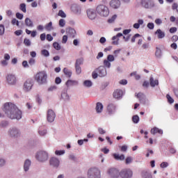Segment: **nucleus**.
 Instances as JSON below:
<instances>
[{"label": "nucleus", "mask_w": 178, "mask_h": 178, "mask_svg": "<svg viewBox=\"0 0 178 178\" xmlns=\"http://www.w3.org/2000/svg\"><path fill=\"white\" fill-rule=\"evenodd\" d=\"M3 111L9 119H16L17 120L22 119V111L19 110L17 106L13 103H5Z\"/></svg>", "instance_id": "1"}, {"label": "nucleus", "mask_w": 178, "mask_h": 178, "mask_svg": "<svg viewBox=\"0 0 178 178\" xmlns=\"http://www.w3.org/2000/svg\"><path fill=\"white\" fill-rule=\"evenodd\" d=\"M49 158V154H48V152L45 150H38L35 153V159L38 162H40L41 163L47 162Z\"/></svg>", "instance_id": "2"}, {"label": "nucleus", "mask_w": 178, "mask_h": 178, "mask_svg": "<svg viewBox=\"0 0 178 178\" xmlns=\"http://www.w3.org/2000/svg\"><path fill=\"white\" fill-rule=\"evenodd\" d=\"M97 15L102 17H108L109 16V8L105 5H99L96 8Z\"/></svg>", "instance_id": "3"}, {"label": "nucleus", "mask_w": 178, "mask_h": 178, "mask_svg": "<svg viewBox=\"0 0 178 178\" xmlns=\"http://www.w3.org/2000/svg\"><path fill=\"white\" fill-rule=\"evenodd\" d=\"M8 134L10 138H19L22 136V131L18 127H12L8 129Z\"/></svg>", "instance_id": "4"}, {"label": "nucleus", "mask_w": 178, "mask_h": 178, "mask_svg": "<svg viewBox=\"0 0 178 178\" xmlns=\"http://www.w3.org/2000/svg\"><path fill=\"white\" fill-rule=\"evenodd\" d=\"M48 78V75H47V72L42 71L38 74H36L35 79L37 83L40 86L42 84H47V79Z\"/></svg>", "instance_id": "5"}, {"label": "nucleus", "mask_w": 178, "mask_h": 178, "mask_svg": "<svg viewBox=\"0 0 178 178\" xmlns=\"http://www.w3.org/2000/svg\"><path fill=\"white\" fill-rule=\"evenodd\" d=\"M88 178H101V171L97 168H92L88 171Z\"/></svg>", "instance_id": "6"}, {"label": "nucleus", "mask_w": 178, "mask_h": 178, "mask_svg": "<svg viewBox=\"0 0 178 178\" xmlns=\"http://www.w3.org/2000/svg\"><path fill=\"white\" fill-rule=\"evenodd\" d=\"M84 65V58L81 57L76 60L74 67L76 74H81V65Z\"/></svg>", "instance_id": "7"}, {"label": "nucleus", "mask_w": 178, "mask_h": 178, "mask_svg": "<svg viewBox=\"0 0 178 178\" xmlns=\"http://www.w3.org/2000/svg\"><path fill=\"white\" fill-rule=\"evenodd\" d=\"M120 176L121 178H131L133 177V170L130 168L122 169L120 172Z\"/></svg>", "instance_id": "8"}, {"label": "nucleus", "mask_w": 178, "mask_h": 178, "mask_svg": "<svg viewBox=\"0 0 178 178\" xmlns=\"http://www.w3.org/2000/svg\"><path fill=\"white\" fill-rule=\"evenodd\" d=\"M6 83L8 86H16L17 83V79H16V75L13 74H8L6 77Z\"/></svg>", "instance_id": "9"}, {"label": "nucleus", "mask_w": 178, "mask_h": 178, "mask_svg": "<svg viewBox=\"0 0 178 178\" xmlns=\"http://www.w3.org/2000/svg\"><path fill=\"white\" fill-rule=\"evenodd\" d=\"M49 165L54 169H58V168H59L60 165V161L59 159H58V157H51L49 159Z\"/></svg>", "instance_id": "10"}, {"label": "nucleus", "mask_w": 178, "mask_h": 178, "mask_svg": "<svg viewBox=\"0 0 178 178\" xmlns=\"http://www.w3.org/2000/svg\"><path fill=\"white\" fill-rule=\"evenodd\" d=\"M137 98H138L140 104H143V105H148L149 104V100L147 99V96L143 92H139L136 95Z\"/></svg>", "instance_id": "11"}, {"label": "nucleus", "mask_w": 178, "mask_h": 178, "mask_svg": "<svg viewBox=\"0 0 178 178\" xmlns=\"http://www.w3.org/2000/svg\"><path fill=\"white\" fill-rule=\"evenodd\" d=\"M142 6L145 9H152L155 7V3L152 0H142Z\"/></svg>", "instance_id": "12"}, {"label": "nucleus", "mask_w": 178, "mask_h": 178, "mask_svg": "<svg viewBox=\"0 0 178 178\" xmlns=\"http://www.w3.org/2000/svg\"><path fill=\"white\" fill-rule=\"evenodd\" d=\"M108 175L110 176V177L112 178H118L119 176H120V172H119V170L116 168H110L108 172Z\"/></svg>", "instance_id": "13"}, {"label": "nucleus", "mask_w": 178, "mask_h": 178, "mask_svg": "<svg viewBox=\"0 0 178 178\" xmlns=\"http://www.w3.org/2000/svg\"><path fill=\"white\" fill-rule=\"evenodd\" d=\"M117 108H118V106H116V104H115L113 103H110L109 104H108L107 112H108V115H110V116L112 115H115V113H116Z\"/></svg>", "instance_id": "14"}, {"label": "nucleus", "mask_w": 178, "mask_h": 178, "mask_svg": "<svg viewBox=\"0 0 178 178\" xmlns=\"http://www.w3.org/2000/svg\"><path fill=\"white\" fill-rule=\"evenodd\" d=\"M55 118H56L55 112L52 109H49L47 111V122L53 123L55 121Z\"/></svg>", "instance_id": "15"}, {"label": "nucleus", "mask_w": 178, "mask_h": 178, "mask_svg": "<svg viewBox=\"0 0 178 178\" xmlns=\"http://www.w3.org/2000/svg\"><path fill=\"white\" fill-rule=\"evenodd\" d=\"M33 85H34V82L33 81V79H28L24 83V90L26 92L30 91V90L33 88Z\"/></svg>", "instance_id": "16"}, {"label": "nucleus", "mask_w": 178, "mask_h": 178, "mask_svg": "<svg viewBox=\"0 0 178 178\" xmlns=\"http://www.w3.org/2000/svg\"><path fill=\"white\" fill-rule=\"evenodd\" d=\"M30 168H31V160L29 159H25L24 161V165H23V169L24 173H27L30 170Z\"/></svg>", "instance_id": "17"}, {"label": "nucleus", "mask_w": 178, "mask_h": 178, "mask_svg": "<svg viewBox=\"0 0 178 178\" xmlns=\"http://www.w3.org/2000/svg\"><path fill=\"white\" fill-rule=\"evenodd\" d=\"M96 72L98 73L99 77H105L106 76V68L104 66H100L96 69Z\"/></svg>", "instance_id": "18"}, {"label": "nucleus", "mask_w": 178, "mask_h": 178, "mask_svg": "<svg viewBox=\"0 0 178 178\" xmlns=\"http://www.w3.org/2000/svg\"><path fill=\"white\" fill-rule=\"evenodd\" d=\"M88 17L90 19V20H94L95 17H97V13L95 11L94 9H88L86 11Z\"/></svg>", "instance_id": "19"}, {"label": "nucleus", "mask_w": 178, "mask_h": 178, "mask_svg": "<svg viewBox=\"0 0 178 178\" xmlns=\"http://www.w3.org/2000/svg\"><path fill=\"white\" fill-rule=\"evenodd\" d=\"M71 10L75 15H81V8L80 6H77L76 4H73L71 6Z\"/></svg>", "instance_id": "20"}, {"label": "nucleus", "mask_w": 178, "mask_h": 178, "mask_svg": "<svg viewBox=\"0 0 178 178\" xmlns=\"http://www.w3.org/2000/svg\"><path fill=\"white\" fill-rule=\"evenodd\" d=\"M113 97L115 98V99H120L122 97H123V90L120 89H117L113 94Z\"/></svg>", "instance_id": "21"}, {"label": "nucleus", "mask_w": 178, "mask_h": 178, "mask_svg": "<svg viewBox=\"0 0 178 178\" xmlns=\"http://www.w3.org/2000/svg\"><path fill=\"white\" fill-rule=\"evenodd\" d=\"M61 98L65 101V102H67L70 101V97L67 94V90H63L61 92Z\"/></svg>", "instance_id": "22"}, {"label": "nucleus", "mask_w": 178, "mask_h": 178, "mask_svg": "<svg viewBox=\"0 0 178 178\" xmlns=\"http://www.w3.org/2000/svg\"><path fill=\"white\" fill-rule=\"evenodd\" d=\"M110 6L111 8H113V9H118V8H120V1H119V0H112L110 2Z\"/></svg>", "instance_id": "23"}, {"label": "nucleus", "mask_w": 178, "mask_h": 178, "mask_svg": "<svg viewBox=\"0 0 178 178\" xmlns=\"http://www.w3.org/2000/svg\"><path fill=\"white\" fill-rule=\"evenodd\" d=\"M66 33L71 37V38H74V37H76V30H74V29L71 27L67 28L66 29Z\"/></svg>", "instance_id": "24"}, {"label": "nucleus", "mask_w": 178, "mask_h": 178, "mask_svg": "<svg viewBox=\"0 0 178 178\" xmlns=\"http://www.w3.org/2000/svg\"><path fill=\"white\" fill-rule=\"evenodd\" d=\"M155 35L157 36L159 40H162V38H165V32L162 31L161 29H157L156 31L154 33Z\"/></svg>", "instance_id": "25"}, {"label": "nucleus", "mask_w": 178, "mask_h": 178, "mask_svg": "<svg viewBox=\"0 0 178 178\" xmlns=\"http://www.w3.org/2000/svg\"><path fill=\"white\" fill-rule=\"evenodd\" d=\"M149 84L154 88L156 86H159V81H158V79H154V77L151 76L149 78Z\"/></svg>", "instance_id": "26"}, {"label": "nucleus", "mask_w": 178, "mask_h": 178, "mask_svg": "<svg viewBox=\"0 0 178 178\" xmlns=\"http://www.w3.org/2000/svg\"><path fill=\"white\" fill-rule=\"evenodd\" d=\"M79 85V81H73V80H67L65 83V86H67V87H70L72 86H78Z\"/></svg>", "instance_id": "27"}, {"label": "nucleus", "mask_w": 178, "mask_h": 178, "mask_svg": "<svg viewBox=\"0 0 178 178\" xmlns=\"http://www.w3.org/2000/svg\"><path fill=\"white\" fill-rule=\"evenodd\" d=\"M113 156L115 161H124V154L119 155V154H113Z\"/></svg>", "instance_id": "28"}, {"label": "nucleus", "mask_w": 178, "mask_h": 178, "mask_svg": "<svg viewBox=\"0 0 178 178\" xmlns=\"http://www.w3.org/2000/svg\"><path fill=\"white\" fill-rule=\"evenodd\" d=\"M103 109L104 105H102V103L97 102L96 104V111L97 112V113H101Z\"/></svg>", "instance_id": "29"}, {"label": "nucleus", "mask_w": 178, "mask_h": 178, "mask_svg": "<svg viewBox=\"0 0 178 178\" xmlns=\"http://www.w3.org/2000/svg\"><path fill=\"white\" fill-rule=\"evenodd\" d=\"M9 127V121L3 120L0 122L1 129H6V127Z\"/></svg>", "instance_id": "30"}, {"label": "nucleus", "mask_w": 178, "mask_h": 178, "mask_svg": "<svg viewBox=\"0 0 178 178\" xmlns=\"http://www.w3.org/2000/svg\"><path fill=\"white\" fill-rule=\"evenodd\" d=\"M143 24H144V19H138V23H135L133 25V27L134 29L138 30V29H140V26H143Z\"/></svg>", "instance_id": "31"}, {"label": "nucleus", "mask_w": 178, "mask_h": 178, "mask_svg": "<svg viewBox=\"0 0 178 178\" xmlns=\"http://www.w3.org/2000/svg\"><path fill=\"white\" fill-rule=\"evenodd\" d=\"M25 24L26 27H34V23L29 17L25 19Z\"/></svg>", "instance_id": "32"}, {"label": "nucleus", "mask_w": 178, "mask_h": 178, "mask_svg": "<svg viewBox=\"0 0 178 178\" xmlns=\"http://www.w3.org/2000/svg\"><path fill=\"white\" fill-rule=\"evenodd\" d=\"M155 56L158 59H161L162 58V50L159 47H156Z\"/></svg>", "instance_id": "33"}, {"label": "nucleus", "mask_w": 178, "mask_h": 178, "mask_svg": "<svg viewBox=\"0 0 178 178\" xmlns=\"http://www.w3.org/2000/svg\"><path fill=\"white\" fill-rule=\"evenodd\" d=\"M142 177L143 178H152V175L149 171H143L142 172Z\"/></svg>", "instance_id": "34"}, {"label": "nucleus", "mask_w": 178, "mask_h": 178, "mask_svg": "<svg viewBox=\"0 0 178 178\" xmlns=\"http://www.w3.org/2000/svg\"><path fill=\"white\" fill-rule=\"evenodd\" d=\"M150 131H151L152 134H156V133H159V134H163V131H162V129H159L156 127L152 129Z\"/></svg>", "instance_id": "35"}, {"label": "nucleus", "mask_w": 178, "mask_h": 178, "mask_svg": "<svg viewBox=\"0 0 178 178\" xmlns=\"http://www.w3.org/2000/svg\"><path fill=\"white\" fill-rule=\"evenodd\" d=\"M44 29L47 31H52L54 30V26H52V22H49L44 26Z\"/></svg>", "instance_id": "36"}, {"label": "nucleus", "mask_w": 178, "mask_h": 178, "mask_svg": "<svg viewBox=\"0 0 178 178\" xmlns=\"http://www.w3.org/2000/svg\"><path fill=\"white\" fill-rule=\"evenodd\" d=\"M63 72L65 74V76H67V77H68L69 79L72 77V71L69 70V69L65 67L63 69Z\"/></svg>", "instance_id": "37"}, {"label": "nucleus", "mask_w": 178, "mask_h": 178, "mask_svg": "<svg viewBox=\"0 0 178 178\" xmlns=\"http://www.w3.org/2000/svg\"><path fill=\"white\" fill-rule=\"evenodd\" d=\"M83 86L84 87L90 88V87H92V81H91L90 80H86L83 81Z\"/></svg>", "instance_id": "38"}, {"label": "nucleus", "mask_w": 178, "mask_h": 178, "mask_svg": "<svg viewBox=\"0 0 178 178\" xmlns=\"http://www.w3.org/2000/svg\"><path fill=\"white\" fill-rule=\"evenodd\" d=\"M113 42L112 44L113 45H119V38H118L117 35H115L112 38Z\"/></svg>", "instance_id": "39"}, {"label": "nucleus", "mask_w": 178, "mask_h": 178, "mask_svg": "<svg viewBox=\"0 0 178 178\" xmlns=\"http://www.w3.org/2000/svg\"><path fill=\"white\" fill-rule=\"evenodd\" d=\"M6 165V159L0 157V168H3Z\"/></svg>", "instance_id": "40"}, {"label": "nucleus", "mask_w": 178, "mask_h": 178, "mask_svg": "<svg viewBox=\"0 0 178 178\" xmlns=\"http://www.w3.org/2000/svg\"><path fill=\"white\" fill-rule=\"evenodd\" d=\"M19 9L23 12L24 13H26L27 12V9L26 8V3H22L19 5Z\"/></svg>", "instance_id": "41"}, {"label": "nucleus", "mask_w": 178, "mask_h": 178, "mask_svg": "<svg viewBox=\"0 0 178 178\" xmlns=\"http://www.w3.org/2000/svg\"><path fill=\"white\" fill-rule=\"evenodd\" d=\"M132 122L136 124H137V123L140 122V117H138V115H134L132 117Z\"/></svg>", "instance_id": "42"}, {"label": "nucleus", "mask_w": 178, "mask_h": 178, "mask_svg": "<svg viewBox=\"0 0 178 178\" xmlns=\"http://www.w3.org/2000/svg\"><path fill=\"white\" fill-rule=\"evenodd\" d=\"M41 55L45 58H48V56H49V51L47 49H42L41 51Z\"/></svg>", "instance_id": "43"}, {"label": "nucleus", "mask_w": 178, "mask_h": 178, "mask_svg": "<svg viewBox=\"0 0 178 178\" xmlns=\"http://www.w3.org/2000/svg\"><path fill=\"white\" fill-rule=\"evenodd\" d=\"M53 47L56 51H60V44H59V43L57 42L53 43Z\"/></svg>", "instance_id": "44"}, {"label": "nucleus", "mask_w": 178, "mask_h": 178, "mask_svg": "<svg viewBox=\"0 0 178 178\" xmlns=\"http://www.w3.org/2000/svg\"><path fill=\"white\" fill-rule=\"evenodd\" d=\"M47 129H40L38 131L39 135L42 137H44V136H47Z\"/></svg>", "instance_id": "45"}, {"label": "nucleus", "mask_w": 178, "mask_h": 178, "mask_svg": "<svg viewBox=\"0 0 178 178\" xmlns=\"http://www.w3.org/2000/svg\"><path fill=\"white\" fill-rule=\"evenodd\" d=\"M166 98L168 99V104H173L175 102V99H173L171 97L170 95L168 94L166 95Z\"/></svg>", "instance_id": "46"}, {"label": "nucleus", "mask_w": 178, "mask_h": 178, "mask_svg": "<svg viewBox=\"0 0 178 178\" xmlns=\"http://www.w3.org/2000/svg\"><path fill=\"white\" fill-rule=\"evenodd\" d=\"M65 150H56L55 154L60 156V155H65Z\"/></svg>", "instance_id": "47"}, {"label": "nucleus", "mask_w": 178, "mask_h": 178, "mask_svg": "<svg viewBox=\"0 0 178 178\" xmlns=\"http://www.w3.org/2000/svg\"><path fill=\"white\" fill-rule=\"evenodd\" d=\"M131 162H133V157L131 156L127 157V159H125L126 165H129V163H131Z\"/></svg>", "instance_id": "48"}, {"label": "nucleus", "mask_w": 178, "mask_h": 178, "mask_svg": "<svg viewBox=\"0 0 178 178\" xmlns=\"http://www.w3.org/2000/svg\"><path fill=\"white\" fill-rule=\"evenodd\" d=\"M140 37H141V35H140V33H136L131 40V42H136V38H138Z\"/></svg>", "instance_id": "49"}, {"label": "nucleus", "mask_w": 178, "mask_h": 178, "mask_svg": "<svg viewBox=\"0 0 178 178\" xmlns=\"http://www.w3.org/2000/svg\"><path fill=\"white\" fill-rule=\"evenodd\" d=\"M24 44L26 47H30V45H31V41H30V39L25 38V39L24 40Z\"/></svg>", "instance_id": "50"}, {"label": "nucleus", "mask_w": 178, "mask_h": 178, "mask_svg": "<svg viewBox=\"0 0 178 178\" xmlns=\"http://www.w3.org/2000/svg\"><path fill=\"white\" fill-rule=\"evenodd\" d=\"M5 33V26L0 24V35H3Z\"/></svg>", "instance_id": "51"}, {"label": "nucleus", "mask_w": 178, "mask_h": 178, "mask_svg": "<svg viewBox=\"0 0 178 178\" xmlns=\"http://www.w3.org/2000/svg\"><path fill=\"white\" fill-rule=\"evenodd\" d=\"M57 89L58 87L56 86H51L47 89V91H49V92H51L52 91L56 90Z\"/></svg>", "instance_id": "52"}, {"label": "nucleus", "mask_w": 178, "mask_h": 178, "mask_svg": "<svg viewBox=\"0 0 178 178\" xmlns=\"http://www.w3.org/2000/svg\"><path fill=\"white\" fill-rule=\"evenodd\" d=\"M66 24V22L63 19H60L59 20V26L60 27H65V25Z\"/></svg>", "instance_id": "53"}, {"label": "nucleus", "mask_w": 178, "mask_h": 178, "mask_svg": "<svg viewBox=\"0 0 178 178\" xmlns=\"http://www.w3.org/2000/svg\"><path fill=\"white\" fill-rule=\"evenodd\" d=\"M107 60L108 62H113L115 60V56H113V55H108L107 56Z\"/></svg>", "instance_id": "54"}, {"label": "nucleus", "mask_w": 178, "mask_h": 178, "mask_svg": "<svg viewBox=\"0 0 178 178\" xmlns=\"http://www.w3.org/2000/svg\"><path fill=\"white\" fill-rule=\"evenodd\" d=\"M104 65L106 67H108V69H109V67H111V62L108 61L107 60H104Z\"/></svg>", "instance_id": "55"}, {"label": "nucleus", "mask_w": 178, "mask_h": 178, "mask_svg": "<svg viewBox=\"0 0 178 178\" xmlns=\"http://www.w3.org/2000/svg\"><path fill=\"white\" fill-rule=\"evenodd\" d=\"M116 17H118V15H114L111 19H108V23H113V22H115V20H116Z\"/></svg>", "instance_id": "56"}, {"label": "nucleus", "mask_w": 178, "mask_h": 178, "mask_svg": "<svg viewBox=\"0 0 178 178\" xmlns=\"http://www.w3.org/2000/svg\"><path fill=\"white\" fill-rule=\"evenodd\" d=\"M15 16L17 17V19H19V20H22L24 17V15L23 14L20 13H17L15 14Z\"/></svg>", "instance_id": "57"}, {"label": "nucleus", "mask_w": 178, "mask_h": 178, "mask_svg": "<svg viewBox=\"0 0 178 178\" xmlns=\"http://www.w3.org/2000/svg\"><path fill=\"white\" fill-rule=\"evenodd\" d=\"M58 16H60V17H66V14L65 13V12H63V10H60L58 11Z\"/></svg>", "instance_id": "58"}, {"label": "nucleus", "mask_w": 178, "mask_h": 178, "mask_svg": "<svg viewBox=\"0 0 178 178\" xmlns=\"http://www.w3.org/2000/svg\"><path fill=\"white\" fill-rule=\"evenodd\" d=\"M169 166V163L168 162H163L161 163L160 167L165 169V168H168Z\"/></svg>", "instance_id": "59"}, {"label": "nucleus", "mask_w": 178, "mask_h": 178, "mask_svg": "<svg viewBox=\"0 0 178 178\" xmlns=\"http://www.w3.org/2000/svg\"><path fill=\"white\" fill-rule=\"evenodd\" d=\"M147 27L149 29V30H154V28L155 27V25L152 22H149L147 24Z\"/></svg>", "instance_id": "60"}, {"label": "nucleus", "mask_w": 178, "mask_h": 178, "mask_svg": "<svg viewBox=\"0 0 178 178\" xmlns=\"http://www.w3.org/2000/svg\"><path fill=\"white\" fill-rule=\"evenodd\" d=\"M98 76H99V74H98V72H97V71H94V72L92 73V79H97V78H98Z\"/></svg>", "instance_id": "61"}, {"label": "nucleus", "mask_w": 178, "mask_h": 178, "mask_svg": "<svg viewBox=\"0 0 178 178\" xmlns=\"http://www.w3.org/2000/svg\"><path fill=\"white\" fill-rule=\"evenodd\" d=\"M46 40H47V41L51 42L54 40V37H52L51 34H47L46 36Z\"/></svg>", "instance_id": "62"}, {"label": "nucleus", "mask_w": 178, "mask_h": 178, "mask_svg": "<svg viewBox=\"0 0 178 178\" xmlns=\"http://www.w3.org/2000/svg\"><path fill=\"white\" fill-rule=\"evenodd\" d=\"M67 42V35H64L63 36L62 44H66Z\"/></svg>", "instance_id": "63"}, {"label": "nucleus", "mask_w": 178, "mask_h": 178, "mask_svg": "<svg viewBox=\"0 0 178 178\" xmlns=\"http://www.w3.org/2000/svg\"><path fill=\"white\" fill-rule=\"evenodd\" d=\"M45 38H47V35L45 33L40 34V40L42 41H45Z\"/></svg>", "instance_id": "64"}]
</instances>
